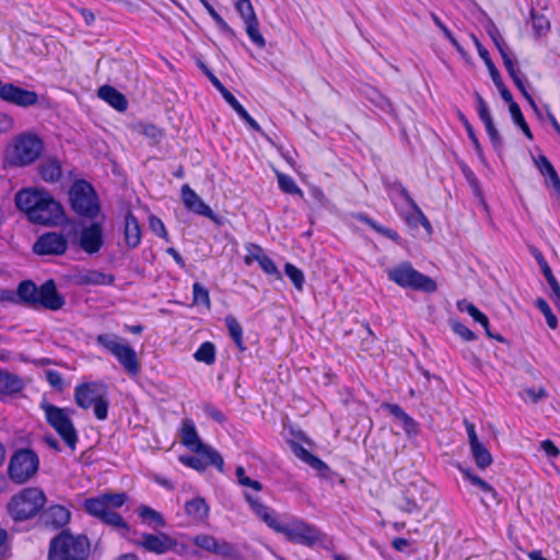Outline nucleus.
<instances>
[{
  "label": "nucleus",
  "mask_w": 560,
  "mask_h": 560,
  "mask_svg": "<svg viewBox=\"0 0 560 560\" xmlns=\"http://www.w3.org/2000/svg\"><path fill=\"white\" fill-rule=\"evenodd\" d=\"M105 386L101 383H86L75 387L74 399L83 409L92 407L100 398L105 396Z\"/></svg>",
  "instance_id": "19"
},
{
  "label": "nucleus",
  "mask_w": 560,
  "mask_h": 560,
  "mask_svg": "<svg viewBox=\"0 0 560 560\" xmlns=\"http://www.w3.org/2000/svg\"><path fill=\"white\" fill-rule=\"evenodd\" d=\"M260 258L261 259H259L258 265L262 271L267 275L275 276L277 279H281V273L273 260L267 255H264V257Z\"/></svg>",
  "instance_id": "54"
},
{
  "label": "nucleus",
  "mask_w": 560,
  "mask_h": 560,
  "mask_svg": "<svg viewBox=\"0 0 560 560\" xmlns=\"http://www.w3.org/2000/svg\"><path fill=\"white\" fill-rule=\"evenodd\" d=\"M470 316L478 323H480L485 330H486V334L488 337L490 338H493V339H497V340H502V338L500 336H494L490 329H489V320H488V317L481 313L477 307L475 308L474 313L470 314Z\"/></svg>",
  "instance_id": "60"
},
{
  "label": "nucleus",
  "mask_w": 560,
  "mask_h": 560,
  "mask_svg": "<svg viewBox=\"0 0 560 560\" xmlns=\"http://www.w3.org/2000/svg\"><path fill=\"white\" fill-rule=\"evenodd\" d=\"M18 295L33 306H43L51 311L60 310L65 304V300L58 294L51 280L40 287H36L32 281H23L18 288Z\"/></svg>",
  "instance_id": "6"
},
{
  "label": "nucleus",
  "mask_w": 560,
  "mask_h": 560,
  "mask_svg": "<svg viewBox=\"0 0 560 560\" xmlns=\"http://www.w3.org/2000/svg\"><path fill=\"white\" fill-rule=\"evenodd\" d=\"M125 242L129 248H136L141 242L139 222L130 212L125 218Z\"/></svg>",
  "instance_id": "29"
},
{
  "label": "nucleus",
  "mask_w": 560,
  "mask_h": 560,
  "mask_svg": "<svg viewBox=\"0 0 560 560\" xmlns=\"http://www.w3.org/2000/svg\"><path fill=\"white\" fill-rule=\"evenodd\" d=\"M471 38L474 40V44L478 50L480 58L485 61L489 72H490L491 79L497 80V78L500 77V73L497 70L494 63L492 62L489 51L480 44V42L478 40V38L476 36L472 35Z\"/></svg>",
  "instance_id": "39"
},
{
  "label": "nucleus",
  "mask_w": 560,
  "mask_h": 560,
  "mask_svg": "<svg viewBox=\"0 0 560 560\" xmlns=\"http://www.w3.org/2000/svg\"><path fill=\"white\" fill-rule=\"evenodd\" d=\"M486 127V131L490 138V141L495 150H500L502 147V139L499 135V131L494 127L493 120H489L487 122H483Z\"/></svg>",
  "instance_id": "56"
},
{
  "label": "nucleus",
  "mask_w": 560,
  "mask_h": 560,
  "mask_svg": "<svg viewBox=\"0 0 560 560\" xmlns=\"http://www.w3.org/2000/svg\"><path fill=\"white\" fill-rule=\"evenodd\" d=\"M114 280L113 275L94 269L77 270L73 275V281L79 285H110Z\"/></svg>",
  "instance_id": "22"
},
{
  "label": "nucleus",
  "mask_w": 560,
  "mask_h": 560,
  "mask_svg": "<svg viewBox=\"0 0 560 560\" xmlns=\"http://www.w3.org/2000/svg\"><path fill=\"white\" fill-rule=\"evenodd\" d=\"M192 296L195 304L205 305L208 310H210L211 301L209 296V291L199 282H195L192 285Z\"/></svg>",
  "instance_id": "48"
},
{
  "label": "nucleus",
  "mask_w": 560,
  "mask_h": 560,
  "mask_svg": "<svg viewBox=\"0 0 560 560\" xmlns=\"http://www.w3.org/2000/svg\"><path fill=\"white\" fill-rule=\"evenodd\" d=\"M23 388V382L16 375L0 370V393L14 394Z\"/></svg>",
  "instance_id": "34"
},
{
  "label": "nucleus",
  "mask_w": 560,
  "mask_h": 560,
  "mask_svg": "<svg viewBox=\"0 0 560 560\" xmlns=\"http://www.w3.org/2000/svg\"><path fill=\"white\" fill-rule=\"evenodd\" d=\"M69 200L73 211L84 218L97 217L101 205L93 186L84 179L75 180L69 189Z\"/></svg>",
  "instance_id": "10"
},
{
  "label": "nucleus",
  "mask_w": 560,
  "mask_h": 560,
  "mask_svg": "<svg viewBox=\"0 0 560 560\" xmlns=\"http://www.w3.org/2000/svg\"><path fill=\"white\" fill-rule=\"evenodd\" d=\"M247 254L244 257V262L247 266H250L254 261L258 262L260 257L266 255L265 250L256 244H248L246 246Z\"/></svg>",
  "instance_id": "52"
},
{
  "label": "nucleus",
  "mask_w": 560,
  "mask_h": 560,
  "mask_svg": "<svg viewBox=\"0 0 560 560\" xmlns=\"http://www.w3.org/2000/svg\"><path fill=\"white\" fill-rule=\"evenodd\" d=\"M45 503L46 495L39 488H25L11 499L8 510L15 521H25L35 516Z\"/></svg>",
  "instance_id": "9"
},
{
  "label": "nucleus",
  "mask_w": 560,
  "mask_h": 560,
  "mask_svg": "<svg viewBox=\"0 0 560 560\" xmlns=\"http://www.w3.org/2000/svg\"><path fill=\"white\" fill-rule=\"evenodd\" d=\"M235 9L243 19L244 23L258 20L250 0H237L235 3Z\"/></svg>",
  "instance_id": "42"
},
{
  "label": "nucleus",
  "mask_w": 560,
  "mask_h": 560,
  "mask_svg": "<svg viewBox=\"0 0 560 560\" xmlns=\"http://www.w3.org/2000/svg\"><path fill=\"white\" fill-rule=\"evenodd\" d=\"M235 475L240 485L244 487H250L256 491L261 490V483L257 480H253L249 477H247L245 474V469L243 467L238 466L236 468Z\"/></svg>",
  "instance_id": "53"
},
{
  "label": "nucleus",
  "mask_w": 560,
  "mask_h": 560,
  "mask_svg": "<svg viewBox=\"0 0 560 560\" xmlns=\"http://www.w3.org/2000/svg\"><path fill=\"white\" fill-rule=\"evenodd\" d=\"M546 396H547V393H546V390L542 387L526 388L522 393V398L524 400H529V401H532L534 404L539 401L540 399H542Z\"/></svg>",
  "instance_id": "58"
},
{
  "label": "nucleus",
  "mask_w": 560,
  "mask_h": 560,
  "mask_svg": "<svg viewBox=\"0 0 560 560\" xmlns=\"http://www.w3.org/2000/svg\"><path fill=\"white\" fill-rule=\"evenodd\" d=\"M78 245L89 255L98 253L104 245V232L102 225L100 223H91L90 225L82 228L78 235Z\"/></svg>",
  "instance_id": "18"
},
{
  "label": "nucleus",
  "mask_w": 560,
  "mask_h": 560,
  "mask_svg": "<svg viewBox=\"0 0 560 560\" xmlns=\"http://www.w3.org/2000/svg\"><path fill=\"white\" fill-rule=\"evenodd\" d=\"M432 488L427 480L415 476L402 490V499L398 508L406 513L419 512L423 504L430 499Z\"/></svg>",
  "instance_id": "12"
},
{
  "label": "nucleus",
  "mask_w": 560,
  "mask_h": 560,
  "mask_svg": "<svg viewBox=\"0 0 560 560\" xmlns=\"http://www.w3.org/2000/svg\"><path fill=\"white\" fill-rule=\"evenodd\" d=\"M96 343L115 357L128 374L139 373L137 352L126 339L115 334H100L96 337Z\"/></svg>",
  "instance_id": "7"
},
{
  "label": "nucleus",
  "mask_w": 560,
  "mask_h": 560,
  "mask_svg": "<svg viewBox=\"0 0 560 560\" xmlns=\"http://www.w3.org/2000/svg\"><path fill=\"white\" fill-rule=\"evenodd\" d=\"M246 26V33L250 40L258 46L259 48H264L266 46V40L264 36L259 32V22L258 20L244 23Z\"/></svg>",
  "instance_id": "46"
},
{
  "label": "nucleus",
  "mask_w": 560,
  "mask_h": 560,
  "mask_svg": "<svg viewBox=\"0 0 560 560\" xmlns=\"http://www.w3.org/2000/svg\"><path fill=\"white\" fill-rule=\"evenodd\" d=\"M535 257H536V260L541 269L542 275L546 278V281L550 282L551 280L556 279L555 276L552 275L550 267L548 266L547 261L542 257V255L540 253H537V255H535Z\"/></svg>",
  "instance_id": "62"
},
{
  "label": "nucleus",
  "mask_w": 560,
  "mask_h": 560,
  "mask_svg": "<svg viewBox=\"0 0 560 560\" xmlns=\"http://www.w3.org/2000/svg\"><path fill=\"white\" fill-rule=\"evenodd\" d=\"M475 97L477 100V112L479 115V118L482 122H487L489 120H492L489 107L486 103V101L481 97L479 93H475Z\"/></svg>",
  "instance_id": "57"
},
{
  "label": "nucleus",
  "mask_w": 560,
  "mask_h": 560,
  "mask_svg": "<svg viewBox=\"0 0 560 560\" xmlns=\"http://www.w3.org/2000/svg\"><path fill=\"white\" fill-rule=\"evenodd\" d=\"M390 281L405 289H412L425 293H433L438 285L435 281L416 270L410 262H401L387 270Z\"/></svg>",
  "instance_id": "8"
},
{
  "label": "nucleus",
  "mask_w": 560,
  "mask_h": 560,
  "mask_svg": "<svg viewBox=\"0 0 560 560\" xmlns=\"http://www.w3.org/2000/svg\"><path fill=\"white\" fill-rule=\"evenodd\" d=\"M92 407L94 415L98 420H105L107 418L108 401L106 399V395L93 404Z\"/></svg>",
  "instance_id": "59"
},
{
  "label": "nucleus",
  "mask_w": 560,
  "mask_h": 560,
  "mask_svg": "<svg viewBox=\"0 0 560 560\" xmlns=\"http://www.w3.org/2000/svg\"><path fill=\"white\" fill-rule=\"evenodd\" d=\"M450 325L452 330L466 341H472L477 338L472 330L458 320H451Z\"/></svg>",
  "instance_id": "51"
},
{
  "label": "nucleus",
  "mask_w": 560,
  "mask_h": 560,
  "mask_svg": "<svg viewBox=\"0 0 560 560\" xmlns=\"http://www.w3.org/2000/svg\"><path fill=\"white\" fill-rule=\"evenodd\" d=\"M205 9L208 11L210 16L214 20L218 27L225 33H231L232 30L223 18L214 10V8L208 2V0H200Z\"/></svg>",
  "instance_id": "50"
},
{
  "label": "nucleus",
  "mask_w": 560,
  "mask_h": 560,
  "mask_svg": "<svg viewBox=\"0 0 560 560\" xmlns=\"http://www.w3.org/2000/svg\"><path fill=\"white\" fill-rule=\"evenodd\" d=\"M39 460L31 450H19L11 457L9 464V476L18 483L27 481L38 469Z\"/></svg>",
  "instance_id": "13"
},
{
  "label": "nucleus",
  "mask_w": 560,
  "mask_h": 560,
  "mask_svg": "<svg viewBox=\"0 0 560 560\" xmlns=\"http://www.w3.org/2000/svg\"><path fill=\"white\" fill-rule=\"evenodd\" d=\"M127 501V494L120 493H103L97 497L88 498L83 502L84 510L93 517L100 520L114 528L128 530V525L116 512Z\"/></svg>",
  "instance_id": "3"
},
{
  "label": "nucleus",
  "mask_w": 560,
  "mask_h": 560,
  "mask_svg": "<svg viewBox=\"0 0 560 560\" xmlns=\"http://www.w3.org/2000/svg\"><path fill=\"white\" fill-rule=\"evenodd\" d=\"M90 553V541L84 535L61 532L49 546V560H85Z\"/></svg>",
  "instance_id": "5"
},
{
  "label": "nucleus",
  "mask_w": 560,
  "mask_h": 560,
  "mask_svg": "<svg viewBox=\"0 0 560 560\" xmlns=\"http://www.w3.org/2000/svg\"><path fill=\"white\" fill-rule=\"evenodd\" d=\"M488 33H489L491 39L493 40L495 47L498 48V50L503 59V62H505V60L513 59L511 56L510 49H509L508 45L505 44L499 30L495 26H491L488 30Z\"/></svg>",
  "instance_id": "36"
},
{
  "label": "nucleus",
  "mask_w": 560,
  "mask_h": 560,
  "mask_svg": "<svg viewBox=\"0 0 560 560\" xmlns=\"http://www.w3.org/2000/svg\"><path fill=\"white\" fill-rule=\"evenodd\" d=\"M185 513L196 523H203L209 516V505L201 497H196L185 503Z\"/></svg>",
  "instance_id": "27"
},
{
  "label": "nucleus",
  "mask_w": 560,
  "mask_h": 560,
  "mask_svg": "<svg viewBox=\"0 0 560 560\" xmlns=\"http://www.w3.org/2000/svg\"><path fill=\"white\" fill-rule=\"evenodd\" d=\"M486 127V131L490 138V141L495 150H500L502 147V139L499 135V131L494 127L493 120H489L487 122H483Z\"/></svg>",
  "instance_id": "55"
},
{
  "label": "nucleus",
  "mask_w": 560,
  "mask_h": 560,
  "mask_svg": "<svg viewBox=\"0 0 560 560\" xmlns=\"http://www.w3.org/2000/svg\"><path fill=\"white\" fill-rule=\"evenodd\" d=\"M194 358L199 362L212 364L215 360V348L213 343L209 341L203 342L195 352Z\"/></svg>",
  "instance_id": "40"
},
{
  "label": "nucleus",
  "mask_w": 560,
  "mask_h": 560,
  "mask_svg": "<svg viewBox=\"0 0 560 560\" xmlns=\"http://www.w3.org/2000/svg\"><path fill=\"white\" fill-rule=\"evenodd\" d=\"M246 500L259 518H261L271 529L282 534L289 541L310 548H328L330 546L331 541L327 535L315 525L306 523L302 518L298 517H290L282 521L273 511L264 505L257 498L246 494Z\"/></svg>",
  "instance_id": "1"
},
{
  "label": "nucleus",
  "mask_w": 560,
  "mask_h": 560,
  "mask_svg": "<svg viewBox=\"0 0 560 560\" xmlns=\"http://www.w3.org/2000/svg\"><path fill=\"white\" fill-rule=\"evenodd\" d=\"M38 172L45 182L56 183L62 176L61 163L56 158H46L40 162Z\"/></svg>",
  "instance_id": "26"
},
{
  "label": "nucleus",
  "mask_w": 560,
  "mask_h": 560,
  "mask_svg": "<svg viewBox=\"0 0 560 560\" xmlns=\"http://www.w3.org/2000/svg\"><path fill=\"white\" fill-rule=\"evenodd\" d=\"M535 305L545 316L548 327L551 329H556L558 327V319L556 315L552 313L547 301L544 300L542 298H539L536 300Z\"/></svg>",
  "instance_id": "45"
},
{
  "label": "nucleus",
  "mask_w": 560,
  "mask_h": 560,
  "mask_svg": "<svg viewBox=\"0 0 560 560\" xmlns=\"http://www.w3.org/2000/svg\"><path fill=\"white\" fill-rule=\"evenodd\" d=\"M277 178H278V185L283 192L303 197V191L296 185V183L294 182V179L291 176L279 173L277 175Z\"/></svg>",
  "instance_id": "41"
},
{
  "label": "nucleus",
  "mask_w": 560,
  "mask_h": 560,
  "mask_svg": "<svg viewBox=\"0 0 560 560\" xmlns=\"http://www.w3.org/2000/svg\"><path fill=\"white\" fill-rule=\"evenodd\" d=\"M398 211L409 225H417L419 223L416 212L409 206L405 205Z\"/></svg>",
  "instance_id": "63"
},
{
  "label": "nucleus",
  "mask_w": 560,
  "mask_h": 560,
  "mask_svg": "<svg viewBox=\"0 0 560 560\" xmlns=\"http://www.w3.org/2000/svg\"><path fill=\"white\" fill-rule=\"evenodd\" d=\"M504 67L510 74L511 79L513 80L514 84L517 86V89L522 92L524 97L530 103L532 106H535L534 98L532 95L527 92L526 85H525V78L520 72V70L516 68L515 61L513 59L505 60Z\"/></svg>",
  "instance_id": "31"
},
{
  "label": "nucleus",
  "mask_w": 560,
  "mask_h": 560,
  "mask_svg": "<svg viewBox=\"0 0 560 560\" xmlns=\"http://www.w3.org/2000/svg\"><path fill=\"white\" fill-rule=\"evenodd\" d=\"M386 190L397 210L405 205L409 206L410 208L417 205L409 195L408 190L399 182L386 184Z\"/></svg>",
  "instance_id": "24"
},
{
  "label": "nucleus",
  "mask_w": 560,
  "mask_h": 560,
  "mask_svg": "<svg viewBox=\"0 0 560 560\" xmlns=\"http://www.w3.org/2000/svg\"><path fill=\"white\" fill-rule=\"evenodd\" d=\"M142 546L155 553H165L168 551L178 552V542L176 539L165 533L144 534L142 536Z\"/></svg>",
  "instance_id": "20"
},
{
  "label": "nucleus",
  "mask_w": 560,
  "mask_h": 560,
  "mask_svg": "<svg viewBox=\"0 0 560 560\" xmlns=\"http://www.w3.org/2000/svg\"><path fill=\"white\" fill-rule=\"evenodd\" d=\"M138 515L149 526L164 527L166 525L163 515L148 505H141L138 509Z\"/></svg>",
  "instance_id": "33"
},
{
  "label": "nucleus",
  "mask_w": 560,
  "mask_h": 560,
  "mask_svg": "<svg viewBox=\"0 0 560 560\" xmlns=\"http://www.w3.org/2000/svg\"><path fill=\"white\" fill-rule=\"evenodd\" d=\"M284 272L288 278L292 281L293 285L301 291L304 287L305 277L301 269L294 265L287 262L284 266Z\"/></svg>",
  "instance_id": "43"
},
{
  "label": "nucleus",
  "mask_w": 560,
  "mask_h": 560,
  "mask_svg": "<svg viewBox=\"0 0 560 560\" xmlns=\"http://www.w3.org/2000/svg\"><path fill=\"white\" fill-rule=\"evenodd\" d=\"M472 458L480 469H485L492 463V456L487 447L480 442L470 446Z\"/></svg>",
  "instance_id": "35"
},
{
  "label": "nucleus",
  "mask_w": 560,
  "mask_h": 560,
  "mask_svg": "<svg viewBox=\"0 0 560 560\" xmlns=\"http://www.w3.org/2000/svg\"><path fill=\"white\" fill-rule=\"evenodd\" d=\"M510 113L515 125H517L522 129V131L528 139H533L532 131L524 119L520 106L516 103H512L510 105Z\"/></svg>",
  "instance_id": "44"
},
{
  "label": "nucleus",
  "mask_w": 560,
  "mask_h": 560,
  "mask_svg": "<svg viewBox=\"0 0 560 560\" xmlns=\"http://www.w3.org/2000/svg\"><path fill=\"white\" fill-rule=\"evenodd\" d=\"M462 474L466 480L471 482V485L476 486L483 493L490 495L493 500H495V490L487 481L471 474L468 469H462Z\"/></svg>",
  "instance_id": "37"
},
{
  "label": "nucleus",
  "mask_w": 560,
  "mask_h": 560,
  "mask_svg": "<svg viewBox=\"0 0 560 560\" xmlns=\"http://www.w3.org/2000/svg\"><path fill=\"white\" fill-rule=\"evenodd\" d=\"M365 95L373 104H375V106L380 107L381 109L385 112L392 110L390 102L378 91L374 89H368L365 91Z\"/></svg>",
  "instance_id": "49"
},
{
  "label": "nucleus",
  "mask_w": 560,
  "mask_h": 560,
  "mask_svg": "<svg viewBox=\"0 0 560 560\" xmlns=\"http://www.w3.org/2000/svg\"><path fill=\"white\" fill-rule=\"evenodd\" d=\"M45 517L47 523L61 527L69 522L70 512L61 505H54L46 511Z\"/></svg>",
  "instance_id": "32"
},
{
  "label": "nucleus",
  "mask_w": 560,
  "mask_h": 560,
  "mask_svg": "<svg viewBox=\"0 0 560 560\" xmlns=\"http://www.w3.org/2000/svg\"><path fill=\"white\" fill-rule=\"evenodd\" d=\"M534 162L540 174L545 177L546 185L560 194V178L549 160L545 155H539L534 159Z\"/></svg>",
  "instance_id": "25"
},
{
  "label": "nucleus",
  "mask_w": 560,
  "mask_h": 560,
  "mask_svg": "<svg viewBox=\"0 0 560 560\" xmlns=\"http://www.w3.org/2000/svg\"><path fill=\"white\" fill-rule=\"evenodd\" d=\"M291 450L298 458H300L302 462L310 465L312 468H314L318 472L325 474L326 471H328V466L322 459H319L318 457H316L315 455L310 453L302 445H300L298 443H292Z\"/></svg>",
  "instance_id": "30"
},
{
  "label": "nucleus",
  "mask_w": 560,
  "mask_h": 560,
  "mask_svg": "<svg viewBox=\"0 0 560 560\" xmlns=\"http://www.w3.org/2000/svg\"><path fill=\"white\" fill-rule=\"evenodd\" d=\"M97 95L118 112H125L128 107L126 97L113 86H101L97 91Z\"/></svg>",
  "instance_id": "28"
},
{
  "label": "nucleus",
  "mask_w": 560,
  "mask_h": 560,
  "mask_svg": "<svg viewBox=\"0 0 560 560\" xmlns=\"http://www.w3.org/2000/svg\"><path fill=\"white\" fill-rule=\"evenodd\" d=\"M361 220L365 222L368 225H370L377 233L384 235L385 237L396 243H399L400 237L396 231L385 228L368 217H362Z\"/></svg>",
  "instance_id": "47"
},
{
  "label": "nucleus",
  "mask_w": 560,
  "mask_h": 560,
  "mask_svg": "<svg viewBox=\"0 0 560 560\" xmlns=\"http://www.w3.org/2000/svg\"><path fill=\"white\" fill-rule=\"evenodd\" d=\"M194 452L196 453L195 455L180 456V463L198 471L205 470L210 465L217 467L219 470H222L224 464L223 458L213 448L207 446L202 450Z\"/></svg>",
  "instance_id": "16"
},
{
  "label": "nucleus",
  "mask_w": 560,
  "mask_h": 560,
  "mask_svg": "<svg viewBox=\"0 0 560 560\" xmlns=\"http://www.w3.org/2000/svg\"><path fill=\"white\" fill-rule=\"evenodd\" d=\"M15 205L36 224L54 225L63 217L60 203L48 192L35 188L20 190L15 195Z\"/></svg>",
  "instance_id": "2"
},
{
  "label": "nucleus",
  "mask_w": 560,
  "mask_h": 560,
  "mask_svg": "<svg viewBox=\"0 0 560 560\" xmlns=\"http://www.w3.org/2000/svg\"><path fill=\"white\" fill-rule=\"evenodd\" d=\"M192 542L198 548L223 559L235 560L240 558L238 548L234 544L218 539L209 534L196 535L192 537Z\"/></svg>",
  "instance_id": "14"
},
{
  "label": "nucleus",
  "mask_w": 560,
  "mask_h": 560,
  "mask_svg": "<svg viewBox=\"0 0 560 560\" xmlns=\"http://www.w3.org/2000/svg\"><path fill=\"white\" fill-rule=\"evenodd\" d=\"M0 98L19 107H31L37 104L38 94L13 83H4L3 86H0Z\"/></svg>",
  "instance_id": "17"
},
{
  "label": "nucleus",
  "mask_w": 560,
  "mask_h": 560,
  "mask_svg": "<svg viewBox=\"0 0 560 560\" xmlns=\"http://www.w3.org/2000/svg\"><path fill=\"white\" fill-rule=\"evenodd\" d=\"M149 225L152 232H154L158 236L166 238L167 231L165 229L164 223L156 217H151L149 220Z\"/></svg>",
  "instance_id": "61"
},
{
  "label": "nucleus",
  "mask_w": 560,
  "mask_h": 560,
  "mask_svg": "<svg viewBox=\"0 0 560 560\" xmlns=\"http://www.w3.org/2000/svg\"><path fill=\"white\" fill-rule=\"evenodd\" d=\"M551 294L550 298L552 299L555 305L557 306L558 311L560 312V284L557 281V279L551 280L548 282Z\"/></svg>",
  "instance_id": "64"
},
{
  "label": "nucleus",
  "mask_w": 560,
  "mask_h": 560,
  "mask_svg": "<svg viewBox=\"0 0 560 560\" xmlns=\"http://www.w3.org/2000/svg\"><path fill=\"white\" fill-rule=\"evenodd\" d=\"M225 325L229 329V334L231 336V338L233 339V341L235 342V345L241 349L243 350L244 347H243V329H242V326L240 325V323L236 320L235 317L233 316H226L225 318Z\"/></svg>",
  "instance_id": "38"
},
{
  "label": "nucleus",
  "mask_w": 560,
  "mask_h": 560,
  "mask_svg": "<svg viewBox=\"0 0 560 560\" xmlns=\"http://www.w3.org/2000/svg\"><path fill=\"white\" fill-rule=\"evenodd\" d=\"M182 200L189 211L217 221L212 209L187 184L182 187Z\"/></svg>",
  "instance_id": "21"
},
{
  "label": "nucleus",
  "mask_w": 560,
  "mask_h": 560,
  "mask_svg": "<svg viewBox=\"0 0 560 560\" xmlns=\"http://www.w3.org/2000/svg\"><path fill=\"white\" fill-rule=\"evenodd\" d=\"M42 408L45 411L47 422L57 431L65 443L71 450H74L78 442V433L71 420L73 411L50 404H44Z\"/></svg>",
  "instance_id": "11"
},
{
  "label": "nucleus",
  "mask_w": 560,
  "mask_h": 560,
  "mask_svg": "<svg viewBox=\"0 0 560 560\" xmlns=\"http://www.w3.org/2000/svg\"><path fill=\"white\" fill-rule=\"evenodd\" d=\"M180 439L182 443L188 447L190 451H199L203 447H207L205 445L195 427V423L191 419H185L182 424V431H180Z\"/></svg>",
  "instance_id": "23"
},
{
  "label": "nucleus",
  "mask_w": 560,
  "mask_h": 560,
  "mask_svg": "<svg viewBox=\"0 0 560 560\" xmlns=\"http://www.w3.org/2000/svg\"><path fill=\"white\" fill-rule=\"evenodd\" d=\"M44 142L34 132L15 136L5 150L4 162L12 167H25L33 164L43 153Z\"/></svg>",
  "instance_id": "4"
},
{
  "label": "nucleus",
  "mask_w": 560,
  "mask_h": 560,
  "mask_svg": "<svg viewBox=\"0 0 560 560\" xmlns=\"http://www.w3.org/2000/svg\"><path fill=\"white\" fill-rule=\"evenodd\" d=\"M68 240L58 232H47L42 234L33 245V250L37 255L60 256L67 252Z\"/></svg>",
  "instance_id": "15"
}]
</instances>
